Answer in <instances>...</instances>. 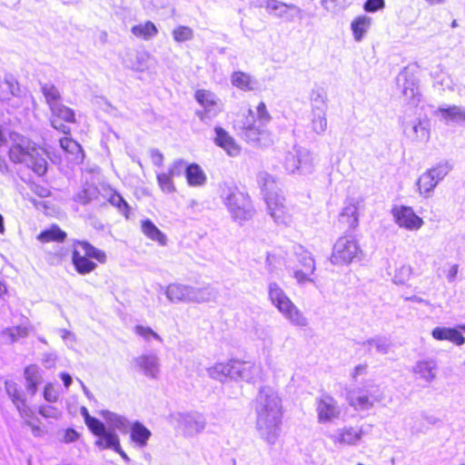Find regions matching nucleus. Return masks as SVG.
I'll return each mask as SVG.
<instances>
[{"label": "nucleus", "instance_id": "nucleus-5", "mask_svg": "<svg viewBox=\"0 0 465 465\" xmlns=\"http://www.w3.org/2000/svg\"><path fill=\"white\" fill-rule=\"evenodd\" d=\"M269 300L272 305L293 325L305 326L307 319L303 312L276 282L270 283L268 288Z\"/></svg>", "mask_w": 465, "mask_h": 465}, {"label": "nucleus", "instance_id": "nucleus-18", "mask_svg": "<svg viewBox=\"0 0 465 465\" xmlns=\"http://www.w3.org/2000/svg\"><path fill=\"white\" fill-rule=\"evenodd\" d=\"M194 99L203 107V111L197 112L200 119L204 120L208 114L218 106L219 99L211 91L198 89L194 92Z\"/></svg>", "mask_w": 465, "mask_h": 465}, {"label": "nucleus", "instance_id": "nucleus-22", "mask_svg": "<svg viewBox=\"0 0 465 465\" xmlns=\"http://www.w3.org/2000/svg\"><path fill=\"white\" fill-rule=\"evenodd\" d=\"M67 237V233L63 231L57 224L54 223L49 228L42 231L36 239L42 243L47 242H64Z\"/></svg>", "mask_w": 465, "mask_h": 465}, {"label": "nucleus", "instance_id": "nucleus-6", "mask_svg": "<svg viewBox=\"0 0 465 465\" xmlns=\"http://www.w3.org/2000/svg\"><path fill=\"white\" fill-rule=\"evenodd\" d=\"M84 423L89 430L96 437L94 445L100 450L119 449L120 439L114 432L115 429H105V425L98 419L90 415L86 407L80 410Z\"/></svg>", "mask_w": 465, "mask_h": 465}, {"label": "nucleus", "instance_id": "nucleus-12", "mask_svg": "<svg viewBox=\"0 0 465 465\" xmlns=\"http://www.w3.org/2000/svg\"><path fill=\"white\" fill-rule=\"evenodd\" d=\"M448 173L447 165H437L423 173L417 181L419 193L423 195L430 193Z\"/></svg>", "mask_w": 465, "mask_h": 465}, {"label": "nucleus", "instance_id": "nucleus-47", "mask_svg": "<svg viewBox=\"0 0 465 465\" xmlns=\"http://www.w3.org/2000/svg\"><path fill=\"white\" fill-rule=\"evenodd\" d=\"M313 130L317 133L323 132L327 127V121L324 116L318 114L317 118L312 120Z\"/></svg>", "mask_w": 465, "mask_h": 465}, {"label": "nucleus", "instance_id": "nucleus-24", "mask_svg": "<svg viewBox=\"0 0 465 465\" xmlns=\"http://www.w3.org/2000/svg\"><path fill=\"white\" fill-rule=\"evenodd\" d=\"M143 233L150 240L158 242L160 245H166V236L156 227V225L149 219L141 223Z\"/></svg>", "mask_w": 465, "mask_h": 465}, {"label": "nucleus", "instance_id": "nucleus-33", "mask_svg": "<svg viewBox=\"0 0 465 465\" xmlns=\"http://www.w3.org/2000/svg\"><path fill=\"white\" fill-rule=\"evenodd\" d=\"M101 416L106 420L111 429L121 430L126 425V420L124 417L117 415L116 413L109 411H101Z\"/></svg>", "mask_w": 465, "mask_h": 465}, {"label": "nucleus", "instance_id": "nucleus-13", "mask_svg": "<svg viewBox=\"0 0 465 465\" xmlns=\"http://www.w3.org/2000/svg\"><path fill=\"white\" fill-rule=\"evenodd\" d=\"M391 213L395 223L401 228L415 231L423 224L422 218L416 214L411 207L395 205L391 209Z\"/></svg>", "mask_w": 465, "mask_h": 465}, {"label": "nucleus", "instance_id": "nucleus-60", "mask_svg": "<svg viewBox=\"0 0 465 465\" xmlns=\"http://www.w3.org/2000/svg\"><path fill=\"white\" fill-rule=\"evenodd\" d=\"M375 388H376L375 392H380L379 387H378V386H375Z\"/></svg>", "mask_w": 465, "mask_h": 465}, {"label": "nucleus", "instance_id": "nucleus-44", "mask_svg": "<svg viewBox=\"0 0 465 465\" xmlns=\"http://www.w3.org/2000/svg\"><path fill=\"white\" fill-rule=\"evenodd\" d=\"M271 214L275 221H284L287 216V212L282 205L275 204V206L272 208Z\"/></svg>", "mask_w": 465, "mask_h": 465}, {"label": "nucleus", "instance_id": "nucleus-2", "mask_svg": "<svg viewBox=\"0 0 465 465\" xmlns=\"http://www.w3.org/2000/svg\"><path fill=\"white\" fill-rule=\"evenodd\" d=\"M7 147V156L14 164L25 163L38 175L47 171L46 151L17 132H10L6 137L5 129L0 125V147ZM8 164L4 155H0V171H7Z\"/></svg>", "mask_w": 465, "mask_h": 465}, {"label": "nucleus", "instance_id": "nucleus-58", "mask_svg": "<svg viewBox=\"0 0 465 465\" xmlns=\"http://www.w3.org/2000/svg\"><path fill=\"white\" fill-rule=\"evenodd\" d=\"M401 272H404L407 275H409V274L411 273V270H410V268H404V267H402V268L401 269Z\"/></svg>", "mask_w": 465, "mask_h": 465}, {"label": "nucleus", "instance_id": "nucleus-19", "mask_svg": "<svg viewBox=\"0 0 465 465\" xmlns=\"http://www.w3.org/2000/svg\"><path fill=\"white\" fill-rule=\"evenodd\" d=\"M69 163H81L84 161V153L81 145L70 137H63L59 141Z\"/></svg>", "mask_w": 465, "mask_h": 465}, {"label": "nucleus", "instance_id": "nucleus-20", "mask_svg": "<svg viewBox=\"0 0 465 465\" xmlns=\"http://www.w3.org/2000/svg\"><path fill=\"white\" fill-rule=\"evenodd\" d=\"M431 335L437 341H449L458 346L465 343V337L456 328L436 327Z\"/></svg>", "mask_w": 465, "mask_h": 465}, {"label": "nucleus", "instance_id": "nucleus-7", "mask_svg": "<svg viewBox=\"0 0 465 465\" xmlns=\"http://www.w3.org/2000/svg\"><path fill=\"white\" fill-rule=\"evenodd\" d=\"M224 203L235 220H247L253 211L250 195L238 187L230 191L225 197Z\"/></svg>", "mask_w": 465, "mask_h": 465}, {"label": "nucleus", "instance_id": "nucleus-16", "mask_svg": "<svg viewBox=\"0 0 465 465\" xmlns=\"http://www.w3.org/2000/svg\"><path fill=\"white\" fill-rule=\"evenodd\" d=\"M214 143L223 149L230 156L240 154L242 148L235 139L223 127H214Z\"/></svg>", "mask_w": 465, "mask_h": 465}, {"label": "nucleus", "instance_id": "nucleus-31", "mask_svg": "<svg viewBox=\"0 0 465 465\" xmlns=\"http://www.w3.org/2000/svg\"><path fill=\"white\" fill-rule=\"evenodd\" d=\"M175 172L173 169H169L167 172H163L157 174L156 179L161 190L164 193L175 192V186L173 183V176Z\"/></svg>", "mask_w": 465, "mask_h": 465}, {"label": "nucleus", "instance_id": "nucleus-41", "mask_svg": "<svg viewBox=\"0 0 465 465\" xmlns=\"http://www.w3.org/2000/svg\"><path fill=\"white\" fill-rule=\"evenodd\" d=\"M385 6L384 0H366L363 5V9L369 13H374L383 9Z\"/></svg>", "mask_w": 465, "mask_h": 465}, {"label": "nucleus", "instance_id": "nucleus-48", "mask_svg": "<svg viewBox=\"0 0 465 465\" xmlns=\"http://www.w3.org/2000/svg\"><path fill=\"white\" fill-rule=\"evenodd\" d=\"M287 5L277 1V0H267L265 4V8L269 11H276L279 9L286 8Z\"/></svg>", "mask_w": 465, "mask_h": 465}, {"label": "nucleus", "instance_id": "nucleus-4", "mask_svg": "<svg viewBox=\"0 0 465 465\" xmlns=\"http://www.w3.org/2000/svg\"><path fill=\"white\" fill-rule=\"evenodd\" d=\"M107 254L94 247L86 240H75L72 244V264L79 274L84 275L94 272L97 263H105Z\"/></svg>", "mask_w": 465, "mask_h": 465}, {"label": "nucleus", "instance_id": "nucleus-52", "mask_svg": "<svg viewBox=\"0 0 465 465\" xmlns=\"http://www.w3.org/2000/svg\"><path fill=\"white\" fill-rule=\"evenodd\" d=\"M338 1L339 0H321L322 5L327 9L337 5Z\"/></svg>", "mask_w": 465, "mask_h": 465}, {"label": "nucleus", "instance_id": "nucleus-23", "mask_svg": "<svg viewBox=\"0 0 465 465\" xmlns=\"http://www.w3.org/2000/svg\"><path fill=\"white\" fill-rule=\"evenodd\" d=\"M186 182L190 186H202L206 183V174L197 163H190L185 168Z\"/></svg>", "mask_w": 465, "mask_h": 465}, {"label": "nucleus", "instance_id": "nucleus-40", "mask_svg": "<svg viewBox=\"0 0 465 465\" xmlns=\"http://www.w3.org/2000/svg\"><path fill=\"white\" fill-rule=\"evenodd\" d=\"M6 333L12 341L25 338L28 334V328L23 325L13 326L6 329Z\"/></svg>", "mask_w": 465, "mask_h": 465}, {"label": "nucleus", "instance_id": "nucleus-34", "mask_svg": "<svg viewBox=\"0 0 465 465\" xmlns=\"http://www.w3.org/2000/svg\"><path fill=\"white\" fill-rule=\"evenodd\" d=\"M109 203L115 206L118 211L125 217L128 218L130 214V206L123 196L114 192L109 197Z\"/></svg>", "mask_w": 465, "mask_h": 465}, {"label": "nucleus", "instance_id": "nucleus-28", "mask_svg": "<svg viewBox=\"0 0 465 465\" xmlns=\"http://www.w3.org/2000/svg\"><path fill=\"white\" fill-rule=\"evenodd\" d=\"M231 83L233 86L242 91H251L253 89V80L250 74L242 71H235L231 75Z\"/></svg>", "mask_w": 465, "mask_h": 465}, {"label": "nucleus", "instance_id": "nucleus-50", "mask_svg": "<svg viewBox=\"0 0 465 465\" xmlns=\"http://www.w3.org/2000/svg\"><path fill=\"white\" fill-rule=\"evenodd\" d=\"M458 269H459V266L457 264H454L452 265L449 271H448V273H447V278L449 279V281H453L457 274H458Z\"/></svg>", "mask_w": 465, "mask_h": 465}, {"label": "nucleus", "instance_id": "nucleus-3", "mask_svg": "<svg viewBox=\"0 0 465 465\" xmlns=\"http://www.w3.org/2000/svg\"><path fill=\"white\" fill-rule=\"evenodd\" d=\"M256 428L261 437L274 443L280 435L283 410L281 399L272 391L261 390L255 401Z\"/></svg>", "mask_w": 465, "mask_h": 465}, {"label": "nucleus", "instance_id": "nucleus-37", "mask_svg": "<svg viewBox=\"0 0 465 465\" xmlns=\"http://www.w3.org/2000/svg\"><path fill=\"white\" fill-rule=\"evenodd\" d=\"M42 395L46 401L52 403L56 402L59 398V393L54 384L52 382H47L45 384L42 391Z\"/></svg>", "mask_w": 465, "mask_h": 465}, {"label": "nucleus", "instance_id": "nucleus-21", "mask_svg": "<svg viewBox=\"0 0 465 465\" xmlns=\"http://www.w3.org/2000/svg\"><path fill=\"white\" fill-rule=\"evenodd\" d=\"M363 434L362 429L357 426H349L341 429L334 437V442L342 445H355Z\"/></svg>", "mask_w": 465, "mask_h": 465}, {"label": "nucleus", "instance_id": "nucleus-9", "mask_svg": "<svg viewBox=\"0 0 465 465\" xmlns=\"http://www.w3.org/2000/svg\"><path fill=\"white\" fill-rule=\"evenodd\" d=\"M49 110L51 113V126L64 134H70L71 129L69 128V124H74L77 122L74 109L63 103H60L55 106H52Z\"/></svg>", "mask_w": 465, "mask_h": 465}, {"label": "nucleus", "instance_id": "nucleus-57", "mask_svg": "<svg viewBox=\"0 0 465 465\" xmlns=\"http://www.w3.org/2000/svg\"><path fill=\"white\" fill-rule=\"evenodd\" d=\"M77 197H78V201H79L81 203H83V204L87 203L90 201V199H89V198H87V197H85V196H82L81 194H78V196H77Z\"/></svg>", "mask_w": 465, "mask_h": 465}, {"label": "nucleus", "instance_id": "nucleus-29", "mask_svg": "<svg viewBox=\"0 0 465 465\" xmlns=\"http://www.w3.org/2000/svg\"><path fill=\"white\" fill-rule=\"evenodd\" d=\"M440 116L446 121L453 122H464L465 121V110L456 106L440 107L438 109Z\"/></svg>", "mask_w": 465, "mask_h": 465}, {"label": "nucleus", "instance_id": "nucleus-32", "mask_svg": "<svg viewBox=\"0 0 465 465\" xmlns=\"http://www.w3.org/2000/svg\"><path fill=\"white\" fill-rule=\"evenodd\" d=\"M136 366L145 373L153 375L156 370L155 359L149 355H141L135 359Z\"/></svg>", "mask_w": 465, "mask_h": 465}, {"label": "nucleus", "instance_id": "nucleus-35", "mask_svg": "<svg viewBox=\"0 0 465 465\" xmlns=\"http://www.w3.org/2000/svg\"><path fill=\"white\" fill-rule=\"evenodd\" d=\"M193 35V31L189 26L180 25L173 31V39L179 43L191 40Z\"/></svg>", "mask_w": 465, "mask_h": 465}, {"label": "nucleus", "instance_id": "nucleus-38", "mask_svg": "<svg viewBox=\"0 0 465 465\" xmlns=\"http://www.w3.org/2000/svg\"><path fill=\"white\" fill-rule=\"evenodd\" d=\"M166 295L170 301H181L184 298V289L178 284L169 285L166 289Z\"/></svg>", "mask_w": 465, "mask_h": 465}, {"label": "nucleus", "instance_id": "nucleus-54", "mask_svg": "<svg viewBox=\"0 0 465 465\" xmlns=\"http://www.w3.org/2000/svg\"><path fill=\"white\" fill-rule=\"evenodd\" d=\"M115 452H117L124 460H128L129 458L127 456V454L123 450L122 447H121V443L119 444V449L117 450H114Z\"/></svg>", "mask_w": 465, "mask_h": 465}, {"label": "nucleus", "instance_id": "nucleus-26", "mask_svg": "<svg viewBox=\"0 0 465 465\" xmlns=\"http://www.w3.org/2000/svg\"><path fill=\"white\" fill-rule=\"evenodd\" d=\"M41 93L49 109L62 103V94L59 89L53 84H42Z\"/></svg>", "mask_w": 465, "mask_h": 465}, {"label": "nucleus", "instance_id": "nucleus-36", "mask_svg": "<svg viewBox=\"0 0 465 465\" xmlns=\"http://www.w3.org/2000/svg\"><path fill=\"white\" fill-rule=\"evenodd\" d=\"M134 332L143 338L144 340L148 341L150 339H154L159 341H163V339L158 335L154 331H153L148 326H143V325H135L134 326Z\"/></svg>", "mask_w": 465, "mask_h": 465}, {"label": "nucleus", "instance_id": "nucleus-45", "mask_svg": "<svg viewBox=\"0 0 465 465\" xmlns=\"http://www.w3.org/2000/svg\"><path fill=\"white\" fill-rule=\"evenodd\" d=\"M79 436L80 434L74 429L68 428L64 431L63 441L64 443L74 442L78 440Z\"/></svg>", "mask_w": 465, "mask_h": 465}, {"label": "nucleus", "instance_id": "nucleus-27", "mask_svg": "<svg viewBox=\"0 0 465 465\" xmlns=\"http://www.w3.org/2000/svg\"><path fill=\"white\" fill-rule=\"evenodd\" d=\"M131 32L137 38L149 40L158 34V29L153 22L147 21L143 24L134 25L131 28Z\"/></svg>", "mask_w": 465, "mask_h": 465}, {"label": "nucleus", "instance_id": "nucleus-14", "mask_svg": "<svg viewBox=\"0 0 465 465\" xmlns=\"http://www.w3.org/2000/svg\"><path fill=\"white\" fill-rule=\"evenodd\" d=\"M360 204L358 201L348 200L345 202L338 222L345 230H354L359 225Z\"/></svg>", "mask_w": 465, "mask_h": 465}, {"label": "nucleus", "instance_id": "nucleus-15", "mask_svg": "<svg viewBox=\"0 0 465 465\" xmlns=\"http://www.w3.org/2000/svg\"><path fill=\"white\" fill-rule=\"evenodd\" d=\"M252 367L253 364L251 362L235 359L217 365V369L222 374L232 379L243 378L251 371Z\"/></svg>", "mask_w": 465, "mask_h": 465}, {"label": "nucleus", "instance_id": "nucleus-8", "mask_svg": "<svg viewBox=\"0 0 465 465\" xmlns=\"http://www.w3.org/2000/svg\"><path fill=\"white\" fill-rule=\"evenodd\" d=\"M361 252L357 241L344 235L334 243L330 260L334 265H347L357 258Z\"/></svg>", "mask_w": 465, "mask_h": 465}, {"label": "nucleus", "instance_id": "nucleus-1", "mask_svg": "<svg viewBox=\"0 0 465 465\" xmlns=\"http://www.w3.org/2000/svg\"><path fill=\"white\" fill-rule=\"evenodd\" d=\"M42 374L41 368L35 363H31L26 365L23 371L25 389H23L20 383L14 379H7L4 382L5 391L10 401L35 435H41L43 432V426L36 417V413L45 419H56L59 416V411L55 407L39 405L35 402L39 386L43 383Z\"/></svg>", "mask_w": 465, "mask_h": 465}, {"label": "nucleus", "instance_id": "nucleus-30", "mask_svg": "<svg viewBox=\"0 0 465 465\" xmlns=\"http://www.w3.org/2000/svg\"><path fill=\"white\" fill-rule=\"evenodd\" d=\"M371 25V18L365 15L357 16L351 22V31L356 41H361Z\"/></svg>", "mask_w": 465, "mask_h": 465}, {"label": "nucleus", "instance_id": "nucleus-53", "mask_svg": "<svg viewBox=\"0 0 465 465\" xmlns=\"http://www.w3.org/2000/svg\"><path fill=\"white\" fill-rule=\"evenodd\" d=\"M7 293V287L3 281L0 280V298Z\"/></svg>", "mask_w": 465, "mask_h": 465}, {"label": "nucleus", "instance_id": "nucleus-51", "mask_svg": "<svg viewBox=\"0 0 465 465\" xmlns=\"http://www.w3.org/2000/svg\"><path fill=\"white\" fill-rule=\"evenodd\" d=\"M60 378L64 382L65 388H68L72 383V378L68 373L63 372L60 374Z\"/></svg>", "mask_w": 465, "mask_h": 465}, {"label": "nucleus", "instance_id": "nucleus-10", "mask_svg": "<svg viewBox=\"0 0 465 465\" xmlns=\"http://www.w3.org/2000/svg\"><path fill=\"white\" fill-rule=\"evenodd\" d=\"M296 262L293 277L299 283L312 281V275L315 271V262L311 252L302 245L295 248Z\"/></svg>", "mask_w": 465, "mask_h": 465}, {"label": "nucleus", "instance_id": "nucleus-61", "mask_svg": "<svg viewBox=\"0 0 465 465\" xmlns=\"http://www.w3.org/2000/svg\"><path fill=\"white\" fill-rule=\"evenodd\" d=\"M462 329L465 330V326H463Z\"/></svg>", "mask_w": 465, "mask_h": 465}, {"label": "nucleus", "instance_id": "nucleus-25", "mask_svg": "<svg viewBox=\"0 0 465 465\" xmlns=\"http://www.w3.org/2000/svg\"><path fill=\"white\" fill-rule=\"evenodd\" d=\"M150 437L151 431L144 425L138 421L133 423L130 430V438L133 441L140 447H144Z\"/></svg>", "mask_w": 465, "mask_h": 465}, {"label": "nucleus", "instance_id": "nucleus-17", "mask_svg": "<svg viewBox=\"0 0 465 465\" xmlns=\"http://www.w3.org/2000/svg\"><path fill=\"white\" fill-rule=\"evenodd\" d=\"M382 398V393H365L362 391H351L348 394V402L356 411H363L373 406L374 402Z\"/></svg>", "mask_w": 465, "mask_h": 465}, {"label": "nucleus", "instance_id": "nucleus-39", "mask_svg": "<svg viewBox=\"0 0 465 465\" xmlns=\"http://www.w3.org/2000/svg\"><path fill=\"white\" fill-rule=\"evenodd\" d=\"M242 133L247 142H258L262 131L253 125H248L242 128Z\"/></svg>", "mask_w": 465, "mask_h": 465}, {"label": "nucleus", "instance_id": "nucleus-11", "mask_svg": "<svg viewBox=\"0 0 465 465\" xmlns=\"http://www.w3.org/2000/svg\"><path fill=\"white\" fill-rule=\"evenodd\" d=\"M316 412L318 421L327 423L340 417L341 409L331 394L323 393L316 400Z\"/></svg>", "mask_w": 465, "mask_h": 465}, {"label": "nucleus", "instance_id": "nucleus-55", "mask_svg": "<svg viewBox=\"0 0 465 465\" xmlns=\"http://www.w3.org/2000/svg\"><path fill=\"white\" fill-rule=\"evenodd\" d=\"M425 2L429 5H435L442 4L444 2V0H425Z\"/></svg>", "mask_w": 465, "mask_h": 465}, {"label": "nucleus", "instance_id": "nucleus-49", "mask_svg": "<svg viewBox=\"0 0 465 465\" xmlns=\"http://www.w3.org/2000/svg\"><path fill=\"white\" fill-rule=\"evenodd\" d=\"M367 371V364H360L354 368L352 378H356L358 375L365 374Z\"/></svg>", "mask_w": 465, "mask_h": 465}, {"label": "nucleus", "instance_id": "nucleus-43", "mask_svg": "<svg viewBox=\"0 0 465 465\" xmlns=\"http://www.w3.org/2000/svg\"><path fill=\"white\" fill-rule=\"evenodd\" d=\"M311 101L315 104V107L317 109H320L321 104L325 105L326 94L320 90L312 91L311 94Z\"/></svg>", "mask_w": 465, "mask_h": 465}, {"label": "nucleus", "instance_id": "nucleus-42", "mask_svg": "<svg viewBox=\"0 0 465 465\" xmlns=\"http://www.w3.org/2000/svg\"><path fill=\"white\" fill-rule=\"evenodd\" d=\"M432 367L429 361H421L417 365V371L420 373L423 377L430 379L434 377L432 373Z\"/></svg>", "mask_w": 465, "mask_h": 465}, {"label": "nucleus", "instance_id": "nucleus-46", "mask_svg": "<svg viewBox=\"0 0 465 465\" xmlns=\"http://www.w3.org/2000/svg\"><path fill=\"white\" fill-rule=\"evenodd\" d=\"M257 115L258 118L263 122H269L271 120V115L266 108V104L263 102L259 103L257 105Z\"/></svg>", "mask_w": 465, "mask_h": 465}, {"label": "nucleus", "instance_id": "nucleus-56", "mask_svg": "<svg viewBox=\"0 0 465 465\" xmlns=\"http://www.w3.org/2000/svg\"><path fill=\"white\" fill-rule=\"evenodd\" d=\"M5 232V224H4V218L2 214L0 213V234H4Z\"/></svg>", "mask_w": 465, "mask_h": 465}, {"label": "nucleus", "instance_id": "nucleus-59", "mask_svg": "<svg viewBox=\"0 0 465 465\" xmlns=\"http://www.w3.org/2000/svg\"><path fill=\"white\" fill-rule=\"evenodd\" d=\"M420 129H421L422 131L426 132L427 136H429V132H428V131H426V130L424 129V127H421V126H420Z\"/></svg>", "mask_w": 465, "mask_h": 465}]
</instances>
